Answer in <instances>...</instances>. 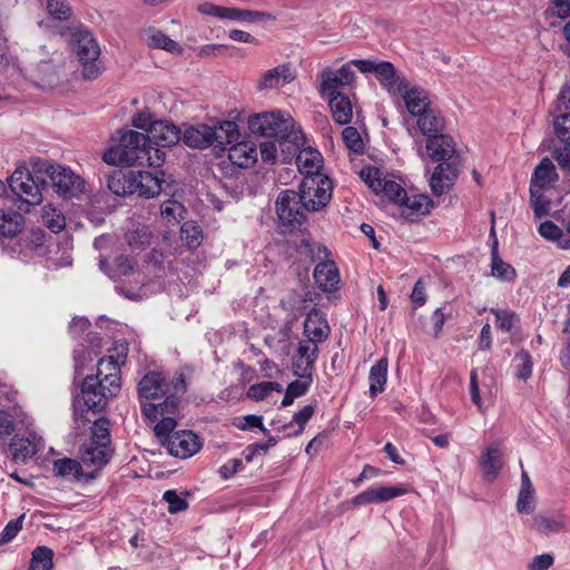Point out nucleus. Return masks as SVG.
Wrapping results in <instances>:
<instances>
[{
	"label": "nucleus",
	"instance_id": "f257e3e1",
	"mask_svg": "<svg viewBox=\"0 0 570 570\" xmlns=\"http://www.w3.org/2000/svg\"><path fill=\"white\" fill-rule=\"evenodd\" d=\"M137 393L147 421L156 422L161 416L154 428L160 445L169 455L178 458V431L175 430L178 421L170 416L178 411V397L171 393V385L160 372L149 371L138 382Z\"/></svg>",
	"mask_w": 570,
	"mask_h": 570
},
{
	"label": "nucleus",
	"instance_id": "f03ea898",
	"mask_svg": "<svg viewBox=\"0 0 570 570\" xmlns=\"http://www.w3.org/2000/svg\"><path fill=\"white\" fill-rule=\"evenodd\" d=\"M119 357L112 355L101 357L97 363L96 374L87 375L80 385V393L72 399L73 416L82 420L86 412L101 413L110 400L116 397L121 389Z\"/></svg>",
	"mask_w": 570,
	"mask_h": 570
},
{
	"label": "nucleus",
	"instance_id": "7ed1b4c3",
	"mask_svg": "<svg viewBox=\"0 0 570 570\" xmlns=\"http://www.w3.org/2000/svg\"><path fill=\"white\" fill-rule=\"evenodd\" d=\"M247 126L252 134L262 137H278L283 161L291 164L297 149L304 145L302 130L289 114L281 110L250 115Z\"/></svg>",
	"mask_w": 570,
	"mask_h": 570
},
{
	"label": "nucleus",
	"instance_id": "20e7f679",
	"mask_svg": "<svg viewBox=\"0 0 570 570\" xmlns=\"http://www.w3.org/2000/svg\"><path fill=\"white\" fill-rule=\"evenodd\" d=\"M102 160L115 166L159 167L165 161V153L148 144V137L145 134L127 130L121 134L118 144L105 151Z\"/></svg>",
	"mask_w": 570,
	"mask_h": 570
},
{
	"label": "nucleus",
	"instance_id": "39448f33",
	"mask_svg": "<svg viewBox=\"0 0 570 570\" xmlns=\"http://www.w3.org/2000/svg\"><path fill=\"white\" fill-rule=\"evenodd\" d=\"M426 151L433 161H440L430 179L433 194L440 196L452 187L458 177V164L453 158L455 144L450 136L434 135L426 139Z\"/></svg>",
	"mask_w": 570,
	"mask_h": 570
},
{
	"label": "nucleus",
	"instance_id": "423d86ee",
	"mask_svg": "<svg viewBox=\"0 0 570 570\" xmlns=\"http://www.w3.org/2000/svg\"><path fill=\"white\" fill-rule=\"evenodd\" d=\"M66 32L70 36L69 46L77 56L81 67L82 77L86 80H94L102 72L101 62L98 61L100 47L94 35L82 26L67 27Z\"/></svg>",
	"mask_w": 570,
	"mask_h": 570
},
{
	"label": "nucleus",
	"instance_id": "0eeeda50",
	"mask_svg": "<svg viewBox=\"0 0 570 570\" xmlns=\"http://www.w3.org/2000/svg\"><path fill=\"white\" fill-rule=\"evenodd\" d=\"M9 188L26 205V208L19 206L20 210L28 213L29 206L39 205L42 199L43 190L48 189V180L45 177L33 176L29 168L18 167L8 178Z\"/></svg>",
	"mask_w": 570,
	"mask_h": 570
},
{
	"label": "nucleus",
	"instance_id": "6e6552de",
	"mask_svg": "<svg viewBox=\"0 0 570 570\" xmlns=\"http://www.w3.org/2000/svg\"><path fill=\"white\" fill-rule=\"evenodd\" d=\"M297 193L307 212H318L332 197V183L324 176L305 177Z\"/></svg>",
	"mask_w": 570,
	"mask_h": 570
},
{
	"label": "nucleus",
	"instance_id": "1a4fd4ad",
	"mask_svg": "<svg viewBox=\"0 0 570 570\" xmlns=\"http://www.w3.org/2000/svg\"><path fill=\"white\" fill-rule=\"evenodd\" d=\"M276 214L281 224L289 230L299 228L305 220V205L301 200L299 193L295 190H282L275 203Z\"/></svg>",
	"mask_w": 570,
	"mask_h": 570
},
{
	"label": "nucleus",
	"instance_id": "9d476101",
	"mask_svg": "<svg viewBox=\"0 0 570 570\" xmlns=\"http://www.w3.org/2000/svg\"><path fill=\"white\" fill-rule=\"evenodd\" d=\"M178 242L171 230H164L149 254V261L158 268L176 269Z\"/></svg>",
	"mask_w": 570,
	"mask_h": 570
},
{
	"label": "nucleus",
	"instance_id": "9b49d317",
	"mask_svg": "<svg viewBox=\"0 0 570 570\" xmlns=\"http://www.w3.org/2000/svg\"><path fill=\"white\" fill-rule=\"evenodd\" d=\"M47 180L48 186L51 185L58 195L66 198L79 195L85 188V180L61 165L56 166L55 170L51 171L50 178Z\"/></svg>",
	"mask_w": 570,
	"mask_h": 570
},
{
	"label": "nucleus",
	"instance_id": "f8f14e48",
	"mask_svg": "<svg viewBox=\"0 0 570 570\" xmlns=\"http://www.w3.org/2000/svg\"><path fill=\"white\" fill-rule=\"evenodd\" d=\"M361 177L375 194L383 193L390 200L399 205L406 194L400 184L386 179L377 168L363 169Z\"/></svg>",
	"mask_w": 570,
	"mask_h": 570
},
{
	"label": "nucleus",
	"instance_id": "ddd939ff",
	"mask_svg": "<svg viewBox=\"0 0 570 570\" xmlns=\"http://www.w3.org/2000/svg\"><path fill=\"white\" fill-rule=\"evenodd\" d=\"M318 356V346L311 341H301L293 357L294 374L311 380L314 364Z\"/></svg>",
	"mask_w": 570,
	"mask_h": 570
},
{
	"label": "nucleus",
	"instance_id": "4468645a",
	"mask_svg": "<svg viewBox=\"0 0 570 570\" xmlns=\"http://www.w3.org/2000/svg\"><path fill=\"white\" fill-rule=\"evenodd\" d=\"M482 470V478L493 482L503 468V451L500 442H493L484 448L479 460Z\"/></svg>",
	"mask_w": 570,
	"mask_h": 570
},
{
	"label": "nucleus",
	"instance_id": "2eb2a0df",
	"mask_svg": "<svg viewBox=\"0 0 570 570\" xmlns=\"http://www.w3.org/2000/svg\"><path fill=\"white\" fill-rule=\"evenodd\" d=\"M407 492L404 485L380 487L367 489L351 500L352 505H366L371 503H383L401 497Z\"/></svg>",
	"mask_w": 570,
	"mask_h": 570
},
{
	"label": "nucleus",
	"instance_id": "dca6fc26",
	"mask_svg": "<svg viewBox=\"0 0 570 570\" xmlns=\"http://www.w3.org/2000/svg\"><path fill=\"white\" fill-rule=\"evenodd\" d=\"M530 527L535 533L549 537L567 529V518L560 512H542L532 518Z\"/></svg>",
	"mask_w": 570,
	"mask_h": 570
},
{
	"label": "nucleus",
	"instance_id": "f3484780",
	"mask_svg": "<svg viewBox=\"0 0 570 570\" xmlns=\"http://www.w3.org/2000/svg\"><path fill=\"white\" fill-rule=\"evenodd\" d=\"M294 79L295 72L291 66L283 63L263 72L256 88L259 91L279 89Z\"/></svg>",
	"mask_w": 570,
	"mask_h": 570
},
{
	"label": "nucleus",
	"instance_id": "a211bd4d",
	"mask_svg": "<svg viewBox=\"0 0 570 570\" xmlns=\"http://www.w3.org/2000/svg\"><path fill=\"white\" fill-rule=\"evenodd\" d=\"M131 183L134 185L131 188L135 189L134 194L144 198H153L163 190V181L150 171L131 170Z\"/></svg>",
	"mask_w": 570,
	"mask_h": 570
},
{
	"label": "nucleus",
	"instance_id": "6ab92c4d",
	"mask_svg": "<svg viewBox=\"0 0 570 570\" xmlns=\"http://www.w3.org/2000/svg\"><path fill=\"white\" fill-rule=\"evenodd\" d=\"M145 135L148 137V144L159 149L178 144V127L173 124L168 125L163 120H158L151 127L150 132Z\"/></svg>",
	"mask_w": 570,
	"mask_h": 570
},
{
	"label": "nucleus",
	"instance_id": "aec40b11",
	"mask_svg": "<svg viewBox=\"0 0 570 570\" xmlns=\"http://www.w3.org/2000/svg\"><path fill=\"white\" fill-rule=\"evenodd\" d=\"M330 334V327L326 320L322 316L321 312L312 309L304 322V341H311L318 346V343L324 342Z\"/></svg>",
	"mask_w": 570,
	"mask_h": 570
},
{
	"label": "nucleus",
	"instance_id": "412c9836",
	"mask_svg": "<svg viewBox=\"0 0 570 570\" xmlns=\"http://www.w3.org/2000/svg\"><path fill=\"white\" fill-rule=\"evenodd\" d=\"M228 159L239 168H248L257 161V149L252 141H236L227 148Z\"/></svg>",
	"mask_w": 570,
	"mask_h": 570
},
{
	"label": "nucleus",
	"instance_id": "4be33fe9",
	"mask_svg": "<svg viewBox=\"0 0 570 570\" xmlns=\"http://www.w3.org/2000/svg\"><path fill=\"white\" fill-rule=\"evenodd\" d=\"M399 95L402 96L407 111L414 117H419L421 114L431 109L429 96L422 88L410 87L407 83L404 91H401Z\"/></svg>",
	"mask_w": 570,
	"mask_h": 570
},
{
	"label": "nucleus",
	"instance_id": "5701e85b",
	"mask_svg": "<svg viewBox=\"0 0 570 570\" xmlns=\"http://www.w3.org/2000/svg\"><path fill=\"white\" fill-rule=\"evenodd\" d=\"M316 284L324 292H334L337 289L341 277L338 268L333 261L318 263L314 269Z\"/></svg>",
	"mask_w": 570,
	"mask_h": 570
},
{
	"label": "nucleus",
	"instance_id": "b1692460",
	"mask_svg": "<svg viewBox=\"0 0 570 570\" xmlns=\"http://www.w3.org/2000/svg\"><path fill=\"white\" fill-rule=\"evenodd\" d=\"M114 450L111 445L102 444V443H90L86 442L80 448V459L85 464H92L98 468L105 466L111 455Z\"/></svg>",
	"mask_w": 570,
	"mask_h": 570
},
{
	"label": "nucleus",
	"instance_id": "393cba45",
	"mask_svg": "<svg viewBox=\"0 0 570 570\" xmlns=\"http://www.w3.org/2000/svg\"><path fill=\"white\" fill-rule=\"evenodd\" d=\"M376 77L391 95H399L401 91H404L409 83L404 77L396 73L393 65L387 61L379 62Z\"/></svg>",
	"mask_w": 570,
	"mask_h": 570
},
{
	"label": "nucleus",
	"instance_id": "a878e982",
	"mask_svg": "<svg viewBox=\"0 0 570 570\" xmlns=\"http://www.w3.org/2000/svg\"><path fill=\"white\" fill-rule=\"evenodd\" d=\"M432 205L431 199L425 195H411L407 193L402 198L400 203L401 206V215L410 220L414 222L420 216H423L429 213L430 206Z\"/></svg>",
	"mask_w": 570,
	"mask_h": 570
},
{
	"label": "nucleus",
	"instance_id": "bb28decb",
	"mask_svg": "<svg viewBox=\"0 0 570 570\" xmlns=\"http://www.w3.org/2000/svg\"><path fill=\"white\" fill-rule=\"evenodd\" d=\"M212 132L210 145L216 144L215 147L223 150H225L228 145L230 147L240 137L237 124L229 120L219 121L215 126H212Z\"/></svg>",
	"mask_w": 570,
	"mask_h": 570
},
{
	"label": "nucleus",
	"instance_id": "cd10ccee",
	"mask_svg": "<svg viewBox=\"0 0 570 570\" xmlns=\"http://www.w3.org/2000/svg\"><path fill=\"white\" fill-rule=\"evenodd\" d=\"M212 126L198 124L180 129V140L188 147L204 149L210 146Z\"/></svg>",
	"mask_w": 570,
	"mask_h": 570
},
{
	"label": "nucleus",
	"instance_id": "c85d7f7f",
	"mask_svg": "<svg viewBox=\"0 0 570 570\" xmlns=\"http://www.w3.org/2000/svg\"><path fill=\"white\" fill-rule=\"evenodd\" d=\"M297 149L293 159L295 158L296 165L301 171L306 173V177H316L321 168L322 155L312 148Z\"/></svg>",
	"mask_w": 570,
	"mask_h": 570
},
{
	"label": "nucleus",
	"instance_id": "c756f323",
	"mask_svg": "<svg viewBox=\"0 0 570 570\" xmlns=\"http://www.w3.org/2000/svg\"><path fill=\"white\" fill-rule=\"evenodd\" d=\"M131 170L114 169L107 177L108 189L120 197L134 195Z\"/></svg>",
	"mask_w": 570,
	"mask_h": 570
},
{
	"label": "nucleus",
	"instance_id": "7c9ffc66",
	"mask_svg": "<svg viewBox=\"0 0 570 570\" xmlns=\"http://www.w3.org/2000/svg\"><path fill=\"white\" fill-rule=\"evenodd\" d=\"M416 126L420 132L428 138L442 134L444 129V119L435 110L429 109L417 117Z\"/></svg>",
	"mask_w": 570,
	"mask_h": 570
},
{
	"label": "nucleus",
	"instance_id": "2f4dec72",
	"mask_svg": "<svg viewBox=\"0 0 570 570\" xmlns=\"http://www.w3.org/2000/svg\"><path fill=\"white\" fill-rule=\"evenodd\" d=\"M558 174L552 160L548 157H544L540 164L534 168V171L531 177V185L538 188L544 189L550 184L557 181Z\"/></svg>",
	"mask_w": 570,
	"mask_h": 570
},
{
	"label": "nucleus",
	"instance_id": "473e14b6",
	"mask_svg": "<svg viewBox=\"0 0 570 570\" xmlns=\"http://www.w3.org/2000/svg\"><path fill=\"white\" fill-rule=\"evenodd\" d=\"M327 98L333 119L340 125L348 124L353 115L352 104L348 97L343 94H337Z\"/></svg>",
	"mask_w": 570,
	"mask_h": 570
},
{
	"label": "nucleus",
	"instance_id": "72a5a7b5",
	"mask_svg": "<svg viewBox=\"0 0 570 570\" xmlns=\"http://www.w3.org/2000/svg\"><path fill=\"white\" fill-rule=\"evenodd\" d=\"M24 224V217L16 210H0V235L4 237H14L21 230Z\"/></svg>",
	"mask_w": 570,
	"mask_h": 570
},
{
	"label": "nucleus",
	"instance_id": "f704fd0d",
	"mask_svg": "<svg viewBox=\"0 0 570 570\" xmlns=\"http://www.w3.org/2000/svg\"><path fill=\"white\" fill-rule=\"evenodd\" d=\"M387 379V358H380L370 370V395L375 397L384 391Z\"/></svg>",
	"mask_w": 570,
	"mask_h": 570
},
{
	"label": "nucleus",
	"instance_id": "c9c22d12",
	"mask_svg": "<svg viewBox=\"0 0 570 570\" xmlns=\"http://www.w3.org/2000/svg\"><path fill=\"white\" fill-rule=\"evenodd\" d=\"M12 460L16 462L26 463L36 454V448L32 442L23 436L16 434L9 444Z\"/></svg>",
	"mask_w": 570,
	"mask_h": 570
},
{
	"label": "nucleus",
	"instance_id": "e433bc0d",
	"mask_svg": "<svg viewBox=\"0 0 570 570\" xmlns=\"http://www.w3.org/2000/svg\"><path fill=\"white\" fill-rule=\"evenodd\" d=\"M153 233L147 225H138L126 235L127 243L131 249L144 250L150 243Z\"/></svg>",
	"mask_w": 570,
	"mask_h": 570
},
{
	"label": "nucleus",
	"instance_id": "4c0bfd02",
	"mask_svg": "<svg viewBox=\"0 0 570 570\" xmlns=\"http://www.w3.org/2000/svg\"><path fill=\"white\" fill-rule=\"evenodd\" d=\"M203 239V230L197 223L189 220L180 226V242H184L187 248L195 249L199 247Z\"/></svg>",
	"mask_w": 570,
	"mask_h": 570
},
{
	"label": "nucleus",
	"instance_id": "58836bf2",
	"mask_svg": "<svg viewBox=\"0 0 570 570\" xmlns=\"http://www.w3.org/2000/svg\"><path fill=\"white\" fill-rule=\"evenodd\" d=\"M203 448V441L198 434L190 430H180V459L195 455Z\"/></svg>",
	"mask_w": 570,
	"mask_h": 570
},
{
	"label": "nucleus",
	"instance_id": "ea45409f",
	"mask_svg": "<svg viewBox=\"0 0 570 570\" xmlns=\"http://www.w3.org/2000/svg\"><path fill=\"white\" fill-rule=\"evenodd\" d=\"M53 551L45 546L37 547L31 554L29 570H51Z\"/></svg>",
	"mask_w": 570,
	"mask_h": 570
},
{
	"label": "nucleus",
	"instance_id": "a19ab883",
	"mask_svg": "<svg viewBox=\"0 0 570 570\" xmlns=\"http://www.w3.org/2000/svg\"><path fill=\"white\" fill-rule=\"evenodd\" d=\"M53 473L57 476H73V479L79 480L82 475V468L81 464L69 458H63L56 460L53 462Z\"/></svg>",
	"mask_w": 570,
	"mask_h": 570
},
{
	"label": "nucleus",
	"instance_id": "79ce46f5",
	"mask_svg": "<svg viewBox=\"0 0 570 570\" xmlns=\"http://www.w3.org/2000/svg\"><path fill=\"white\" fill-rule=\"evenodd\" d=\"M110 423V419L107 416H100L97 419L90 429L91 436L88 442L111 445Z\"/></svg>",
	"mask_w": 570,
	"mask_h": 570
},
{
	"label": "nucleus",
	"instance_id": "37998d69",
	"mask_svg": "<svg viewBox=\"0 0 570 570\" xmlns=\"http://www.w3.org/2000/svg\"><path fill=\"white\" fill-rule=\"evenodd\" d=\"M321 77V87L320 92L323 96L330 97L341 94L338 89L344 87L341 82L340 78L336 77V73L331 68H325L320 73Z\"/></svg>",
	"mask_w": 570,
	"mask_h": 570
},
{
	"label": "nucleus",
	"instance_id": "c03bdc74",
	"mask_svg": "<svg viewBox=\"0 0 570 570\" xmlns=\"http://www.w3.org/2000/svg\"><path fill=\"white\" fill-rule=\"evenodd\" d=\"M492 265H491V273L494 277L501 279V281H511L515 276L514 268L503 262L498 254V248L494 246L492 248Z\"/></svg>",
	"mask_w": 570,
	"mask_h": 570
},
{
	"label": "nucleus",
	"instance_id": "a18cd8bd",
	"mask_svg": "<svg viewBox=\"0 0 570 570\" xmlns=\"http://www.w3.org/2000/svg\"><path fill=\"white\" fill-rule=\"evenodd\" d=\"M530 200L537 217L540 218L548 215L550 202L544 197L542 188L530 186Z\"/></svg>",
	"mask_w": 570,
	"mask_h": 570
},
{
	"label": "nucleus",
	"instance_id": "49530a36",
	"mask_svg": "<svg viewBox=\"0 0 570 570\" xmlns=\"http://www.w3.org/2000/svg\"><path fill=\"white\" fill-rule=\"evenodd\" d=\"M282 385L274 381H266L249 386L247 396L255 401L264 400L271 392H282Z\"/></svg>",
	"mask_w": 570,
	"mask_h": 570
},
{
	"label": "nucleus",
	"instance_id": "de8ad7c7",
	"mask_svg": "<svg viewBox=\"0 0 570 570\" xmlns=\"http://www.w3.org/2000/svg\"><path fill=\"white\" fill-rule=\"evenodd\" d=\"M48 14L58 21H67L71 18L72 10L65 0H47Z\"/></svg>",
	"mask_w": 570,
	"mask_h": 570
},
{
	"label": "nucleus",
	"instance_id": "09e8293b",
	"mask_svg": "<svg viewBox=\"0 0 570 570\" xmlns=\"http://www.w3.org/2000/svg\"><path fill=\"white\" fill-rule=\"evenodd\" d=\"M265 16L266 14L261 11H253V10L226 7L225 19L233 20V21L255 22Z\"/></svg>",
	"mask_w": 570,
	"mask_h": 570
},
{
	"label": "nucleus",
	"instance_id": "8fccbe9b",
	"mask_svg": "<svg viewBox=\"0 0 570 570\" xmlns=\"http://www.w3.org/2000/svg\"><path fill=\"white\" fill-rule=\"evenodd\" d=\"M148 45L151 48L164 49L171 53L178 52V43L161 31L153 32L148 38Z\"/></svg>",
	"mask_w": 570,
	"mask_h": 570
},
{
	"label": "nucleus",
	"instance_id": "3c124183",
	"mask_svg": "<svg viewBox=\"0 0 570 570\" xmlns=\"http://www.w3.org/2000/svg\"><path fill=\"white\" fill-rule=\"evenodd\" d=\"M491 313L495 315L497 326L503 332H511L513 326L519 322V317L514 312L500 309V308H491Z\"/></svg>",
	"mask_w": 570,
	"mask_h": 570
},
{
	"label": "nucleus",
	"instance_id": "603ef678",
	"mask_svg": "<svg viewBox=\"0 0 570 570\" xmlns=\"http://www.w3.org/2000/svg\"><path fill=\"white\" fill-rule=\"evenodd\" d=\"M342 138L350 150L357 154L363 151L364 144L356 128L351 126L344 128L342 131Z\"/></svg>",
	"mask_w": 570,
	"mask_h": 570
},
{
	"label": "nucleus",
	"instance_id": "864d4df0",
	"mask_svg": "<svg viewBox=\"0 0 570 570\" xmlns=\"http://www.w3.org/2000/svg\"><path fill=\"white\" fill-rule=\"evenodd\" d=\"M557 137L570 146V112L558 116L553 121Z\"/></svg>",
	"mask_w": 570,
	"mask_h": 570
},
{
	"label": "nucleus",
	"instance_id": "5fc2aeb1",
	"mask_svg": "<svg viewBox=\"0 0 570 570\" xmlns=\"http://www.w3.org/2000/svg\"><path fill=\"white\" fill-rule=\"evenodd\" d=\"M535 509L534 490H520L517 500L519 513L529 514Z\"/></svg>",
	"mask_w": 570,
	"mask_h": 570
},
{
	"label": "nucleus",
	"instance_id": "6e6d98bb",
	"mask_svg": "<svg viewBox=\"0 0 570 570\" xmlns=\"http://www.w3.org/2000/svg\"><path fill=\"white\" fill-rule=\"evenodd\" d=\"M31 170L30 173L33 176H40L45 177L46 179H49L51 176V171L55 170L56 166L55 164L42 159L40 157H33L30 160Z\"/></svg>",
	"mask_w": 570,
	"mask_h": 570
},
{
	"label": "nucleus",
	"instance_id": "4d7b16f0",
	"mask_svg": "<svg viewBox=\"0 0 570 570\" xmlns=\"http://www.w3.org/2000/svg\"><path fill=\"white\" fill-rule=\"evenodd\" d=\"M23 519L24 515L22 514L7 523L0 533V546L10 542L18 534V532L22 529Z\"/></svg>",
	"mask_w": 570,
	"mask_h": 570
},
{
	"label": "nucleus",
	"instance_id": "13d9d810",
	"mask_svg": "<svg viewBox=\"0 0 570 570\" xmlns=\"http://www.w3.org/2000/svg\"><path fill=\"white\" fill-rule=\"evenodd\" d=\"M158 120H154L153 115L148 111H139L132 116L131 125L138 129H144L147 134Z\"/></svg>",
	"mask_w": 570,
	"mask_h": 570
},
{
	"label": "nucleus",
	"instance_id": "bf43d9fd",
	"mask_svg": "<svg viewBox=\"0 0 570 570\" xmlns=\"http://www.w3.org/2000/svg\"><path fill=\"white\" fill-rule=\"evenodd\" d=\"M515 358L520 362L518 377L527 380L532 374L531 355L525 351H521L520 353L517 354Z\"/></svg>",
	"mask_w": 570,
	"mask_h": 570
},
{
	"label": "nucleus",
	"instance_id": "052dcab7",
	"mask_svg": "<svg viewBox=\"0 0 570 570\" xmlns=\"http://www.w3.org/2000/svg\"><path fill=\"white\" fill-rule=\"evenodd\" d=\"M315 412L313 405H305L301 411L295 413L293 421L298 425V429L294 431V435H299L305 428V424L311 420Z\"/></svg>",
	"mask_w": 570,
	"mask_h": 570
},
{
	"label": "nucleus",
	"instance_id": "680f3d73",
	"mask_svg": "<svg viewBox=\"0 0 570 570\" xmlns=\"http://www.w3.org/2000/svg\"><path fill=\"white\" fill-rule=\"evenodd\" d=\"M539 233L542 237L550 240H557L562 236V230L551 220L541 223Z\"/></svg>",
	"mask_w": 570,
	"mask_h": 570
},
{
	"label": "nucleus",
	"instance_id": "e2e57ef3",
	"mask_svg": "<svg viewBox=\"0 0 570 570\" xmlns=\"http://www.w3.org/2000/svg\"><path fill=\"white\" fill-rule=\"evenodd\" d=\"M554 562L553 556L543 553L535 556L528 564V570H548Z\"/></svg>",
	"mask_w": 570,
	"mask_h": 570
},
{
	"label": "nucleus",
	"instance_id": "0e129e2a",
	"mask_svg": "<svg viewBox=\"0 0 570 570\" xmlns=\"http://www.w3.org/2000/svg\"><path fill=\"white\" fill-rule=\"evenodd\" d=\"M553 158L564 171H570V147L567 145L553 150Z\"/></svg>",
	"mask_w": 570,
	"mask_h": 570
},
{
	"label": "nucleus",
	"instance_id": "69168bd1",
	"mask_svg": "<svg viewBox=\"0 0 570 570\" xmlns=\"http://www.w3.org/2000/svg\"><path fill=\"white\" fill-rule=\"evenodd\" d=\"M198 11L206 16L225 19L226 7L217 6L212 2H204L198 6Z\"/></svg>",
	"mask_w": 570,
	"mask_h": 570
},
{
	"label": "nucleus",
	"instance_id": "338daca9",
	"mask_svg": "<svg viewBox=\"0 0 570 570\" xmlns=\"http://www.w3.org/2000/svg\"><path fill=\"white\" fill-rule=\"evenodd\" d=\"M89 327H90V322L88 318L81 317V316H76L72 318V321L70 323L69 332L75 338H77L80 334L87 332L89 330Z\"/></svg>",
	"mask_w": 570,
	"mask_h": 570
},
{
	"label": "nucleus",
	"instance_id": "774afa93",
	"mask_svg": "<svg viewBox=\"0 0 570 570\" xmlns=\"http://www.w3.org/2000/svg\"><path fill=\"white\" fill-rule=\"evenodd\" d=\"M259 153L263 161L274 163L277 157V147L274 141H265L259 145Z\"/></svg>",
	"mask_w": 570,
	"mask_h": 570
}]
</instances>
